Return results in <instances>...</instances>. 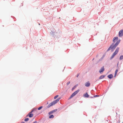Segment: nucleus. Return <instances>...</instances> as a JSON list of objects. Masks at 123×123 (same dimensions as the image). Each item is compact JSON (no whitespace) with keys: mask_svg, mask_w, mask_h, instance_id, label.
Instances as JSON below:
<instances>
[{"mask_svg":"<svg viewBox=\"0 0 123 123\" xmlns=\"http://www.w3.org/2000/svg\"><path fill=\"white\" fill-rule=\"evenodd\" d=\"M120 40L119 39L117 41L115 44H114V43H112L110 47L107 50V51H109L111 49H115L116 47L117 46L120 42Z\"/></svg>","mask_w":123,"mask_h":123,"instance_id":"1","label":"nucleus"},{"mask_svg":"<svg viewBox=\"0 0 123 123\" xmlns=\"http://www.w3.org/2000/svg\"><path fill=\"white\" fill-rule=\"evenodd\" d=\"M60 99L61 98H58L56 99L55 100V101L51 102V103L49 104L48 105V108H49L50 106L55 105L59 101Z\"/></svg>","mask_w":123,"mask_h":123,"instance_id":"2","label":"nucleus"},{"mask_svg":"<svg viewBox=\"0 0 123 123\" xmlns=\"http://www.w3.org/2000/svg\"><path fill=\"white\" fill-rule=\"evenodd\" d=\"M119 48L117 47V48L115 51L113 53L111 57V59H112L114 57V56L117 53L119 50Z\"/></svg>","mask_w":123,"mask_h":123,"instance_id":"3","label":"nucleus"},{"mask_svg":"<svg viewBox=\"0 0 123 123\" xmlns=\"http://www.w3.org/2000/svg\"><path fill=\"white\" fill-rule=\"evenodd\" d=\"M79 92V90H78L73 93L70 97V98H71Z\"/></svg>","mask_w":123,"mask_h":123,"instance_id":"4","label":"nucleus"},{"mask_svg":"<svg viewBox=\"0 0 123 123\" xmlns=\"http://www.w3.org/2000/svg\"><path fill=\"white\" fill-rule=\"evenodd\" d=\"M34 111V110H33L31 111L28 114L27 116V117L29 116L30 117H32L33 116V114L31 113Z\"/></svg>","mask_w":123,"mask_h":123,"instance_id":"5","label":"nucleus"},{"mask_svg":"<svg viewBox=\"0 0 123 123\" xmlns=\"http://www.w3.org/2000/svg\"><path fill=\"white\" fill-rule=\"evenodd\" d=\"M123 35V30H120L119 32V36L121 37Z\"/></svg>","mask_w":123,"mask_h":123,"instance_id":"6","label":"nucleus"},{"mask_svg":"<svg viewBox=\"0 0 123 123\" xmlns=\"http://www.w3.org/2000/svg\"><path fill=\"white\" fill-rule=\"evenodd\" d=\"M119 40H118V37H114L113 38V41L114 43H115L116 42H117V41Z\"/></svg>","mask_w":123,"mask_h":123,"instance_id":"7","label":"nucleus"},{"mask_svg":"<svg viewBox=\"0 0 123 123\" xmlns=\"http://www.w3.org/2000/svg\"><path fill=\"white\" fill-rule=\"evenodd\" d=\"M104 67L103 66L102 67L101 69L99 70V72L101 74L103 72L104 70Z\"/></svg>","mask_w":123,"mask_h":123,"instance_id":"8","label":"nucleus"},{"mask_svg":"<svg viewBox=\"0 0 123 123\" xmlns=\"http://www.w3.org/2000/svg\"><path fill=\"white\" fill-rule=\"evenodd\" d=\"M57 109H55V110H52V111H50V112H49V115H50L51 114H52L53 113L56 112L57 111Z\"/></svg>","mask_w":123,"mask_h":123,"instance_id":"9","label":"nucleus"},{"mask_svg":"<svg viewBox=\"0 0 123 123\" xmlns=\"http://www.w3.org/2000/svg\"><path fill=\"white\" fill-rule=\"evenodd\" d=\"M85 85L86 86L88 87L90 86V83L89 81H88L85 83Z\"/></svg>","mask_w":123,"mask_h":123,"instance_id":"10","label":"nucleus"},{"mask_svg":"<svg viewBox=\"0 0 123 123\" xmlns=\"http://www.w3.org/2000/svg\"><path fill=\"white\" fill-rule=\"evenodd\" d=\"M83 96L84 97L88 98L89 96V95L87 93H86L84 94Z\"/></svg>","mask_w":123,"mask_h":123,"instance_id":"11","label":"nucleus"},{"mask_svg":"<svg viewBox=\"0 0 123 123\" xmlns=\"http://www.w3.org/2000/svg\"><path fill=\"white\" fill-rule=\"evenodd\" d=\"M108 77L109 79H111L113 78V76L112 74H110L109 75Z\"/></svg>","mask_w":123,"mask_h":123,"instance_id":"12","label":"nucleus"},{"mask_svg":"<svg viewBox=\"0 0 123 123\" xmlns=\"http://www.w3.org/2000/svg\"><path fill=\"white\" fill-rule=\"evenodd\" d=\"M105 75H101L99 78V79H102L104 78L105 77Z\"/></svg>","mask_w":123,"mask_h":123,"instance_id":"13","label":"nucleus"},{"mask_svg":"<svg viewBox=\"0 0 123 123\" xmlns=\"http://www.w3.org/2000/svg\"><path fill=\"white\" fill-rule=\"evenodd\" d=\"M78 85H75L72 88V90H74L75 88Z\"/></svg>","mask_w":123,"mask_h":123,"instance_id":"14","label":"nucleus"},{"mask_svg":"<svg viewBox=\"0 0 123 123\" xmlns=\"http://www.w3.org/2000/svg\"><path fill=\"white\" fill-rule=\"evenodd\" d=\"M119 59L120 60H122L123 59V55H121L120 56Z\"/></svg>","mask_w":123,"mask_h":123,"instance_id":"15","label":"nucleus"},{"mask_svg":"<svg viewBox=\"0 0 123 123\" xmlns=\"http://www.w3.org/2000/svg\"><path fill=\"white\" fill-rule=\"evenodd\" d=\"M54 117V116L53 115H51L49 116V118H53Z\"/></svg>","mask_w":123,"mask_h":123,"instance_id":"16","label":"nucleus"},{"mask_svg":"<svg viewBox=\"0 0 123 123\" xmlns=\"http://www.w3.org/2000/svg\"><path fill=\"white\" fill-rule=\"evenodd\" d=\"M117 72L118 70L117 69L116 70L115 72V77L116 76V74H117Z\"/></svg>","mask_w":123,"mask_h":123,"instance_id":"17","label":"nucleus"},{"mask_svg":"<svg viewBox=\"0 0 123 123\" xmlns=\"http://www.w3.org/2000/svg\"><path fill=\"white\" fill-rule=\"evenodd\" d=\"M29 120V119L28 118H25L24 120L25 121H27Z\"/></svg>","mask_w":123,"mask_h":123,"instance_id":"18","label":"nucleus"},{"mask_svg":"<svg viewBox=\"0 0 123 123\" xmlns=\"http://www.w3.org/2000/svg\"><path fill=\"white\" fill-rule=\"evenodd\" d=\"M43 107L42 106L39 107V108H38V110H40V109H42V108Z\"/></svg>","mask_w":123,"mask_h":123,"instance_id":"19","label":"nucleus"},{"mask_svg":"<svg viewBox=\"0 0 123 123\" xmlns=\"http://www.w3.org/2000/svg\"><path fill=\"white\" fill-rule=\"evenodd\" d=\"M59 96V95H56V96H55L54 97V99H56V98H57V97H58Z\"/></svg>","mask_w":123,"mask_h":123,"instance_id":"20","label":"nucleus"},{"mask_svg":"<svg viewBox=\"0 0 123 123\" xmlns=\"http://www.w3.org/2000/svg\"><path fill=\"white\" fill-rule=\"evenodd\" d=\"M70 81H69V82H68L67 83V85H68L70 84Z\"/></svg>","mask_w":123,"mask_h":123,"instance_id":"21","label":"nucleus"},{"mask_svg":"<svg viewBox=\"0 0 123 123\" xmlns=\"http://www.w3.org/2000/svg\"><path fill=\"white\" fill-rule=\"evenodd\" d=\"M98 96H98V95H95L94 96H93V97H98Z\"/></svg>","mask_w":123,"mask_h":123,"instance_id":"22","label":"nucleus"},{"mask_svg":"<svg viewBox=\"0 0 123 123\" xmlns=\"http://www.w3.org/2000/svg\"><path fill=\"white\" fill-rule=\"evenodd\" d=\"M79 74H77V77H78V76H79Z\"/></svg>","mask_w":123,"mask_h":123,"instance_id":"23","label":"nucleus"},{"mask_svg":"<svg viewBox=\"0 0 123 123\" xmlns=\"http://www.w3.org/2000/svg\"><path fill=\"white\" fill-rule=\"evenodd\" d=\"M37 122L36 121L34 122L33 123H36Z\"/></svg>","mask_w":123,"mask_h":123,"instance_id":"24","label":"nucleus"},{"mask_svg":"<svg viewBox=\"0 0 123 123\" xmlns=\"http://www.w3.org/2000/svg\"><path fill=\"white\" fill-rule=\"evenodd\" d=\"M21 123H25L23 122H22Z\"/></svg>","mask_w":123,"mask_h":123,"instance_id":"25","label":"nucleus"}]
</instances>
